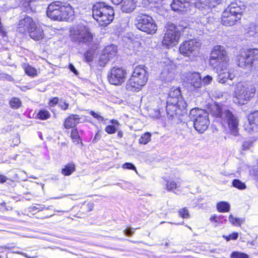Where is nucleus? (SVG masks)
I'll list each match as a JSON object with an SVG mask.
<instances>
[{"label":"nucleus","mask_w":258,"mask_h":258,"mask_svg":"<svg viewBox=\"0 0 258 258\" xmlns=\"http://www.w3.org/2000/svg\"><path fill=\"white\" fill-rule=\"evenodd\" d=\"M92 16L100 26H107L113 20L114 12L106 3L97 2L93 6Z\"/></svg>","instance_id":"1"},{"label":"nucleus","mask_w":258,"mask_h":258,"mask_svg":"<svg viewBox=\"0 0 258 258\" xmlns=\"http://www.w3.org/2000/svg\"><path fill=\"white\" fill-rule=\"evenodd\" d=\"M233 93L234 102L240 105L246 104L254 96L255 88L252 83L249 82H240L234 87Z\"/></svg>","instance_id":"2"},{"label":"nucleus","mask_w":258,"mask_h":258,"mask_svg":"<svg viewBox=\"0 0 258 258\" xmlns=\"http://www.w3.org/2000/svg\"><path fill=\"white\" fill-rule=\"evenodd\" d=\"M147 80V71L143 67H137L126 83V89L130 91H139L146 84Z\"/></svg>","instance_id":"3"},{"label":"nucleus","mask_w":258,"mask_h":258,"mask_svg":"<svg viewBox=\"0 0 258 258\" xmlns=\"http://www.w3.org/2000/svg\"><path fill=\"white\" fill-rule=\"evenodd\" d=\"M189 116L194 121V126L200 133L204 132L209 125L208 113L204 110L198 108L190 110Z\"/></svg>","instance_id":"4"},{"label":"nucleus","mask_w":258,"mask_h":258,"mask_svg":"<svg viewBox=\"0 0 258 258\" xmlns=\"http://www.w3.org/2000/svg\"><path fill=\"white\" fill-rule=\"evenodd\" d=\"M188 28L185 27L182 28L181 26H176L174 24L167 25L166 31L162 40V44L168 48L176 45L179 41L181 36V31L185 30Z\"/></svg>","instance_id":"5"},{"label":"nucleus","mask_w":258,"mask_h":258,"mask_svg":"<svg viewBox=\"0 0 258 258\" xmlns=\"http://www.w3.org/2000/svg\"><path fill=\"white\" fill-rule=\"evenodd\" d=\"M135 25L138 29L148 34H154L157 30V26L153 18L143 14L136 16Z\"/></svg>","instance_id":"6"},{"label":"nucleus","mask_w":258,"mask_h":258,"mask_svg":"<svg viewBox=\"0 0 258 258\" xmlns=\"http://www.w3.org/2000/svg\"><path fill=\"white\" fill-rule=\"evenodd\" d=\"M201 43L197 39H190L182 42L179 47L180 53L190 59L193 58L199 54Z\"/></svg>","instance_id":"7"},{"label":"nucleus","mask_w":258,"mask_h":258,"mask_svg":"<svg viewBox=\"0 0 258 258\" xmlns=\"http://www.w3.org/2000/svg\"><path fill=\"white\" fill-rule=\"evenodd\" d=\"M258 59V49H242L237 56V63L241 68L250 67L253 61Z\"/></svg>","instance_id":"8"},{"label":"nucleus","mask_w":258,"mask_h":258,"mask_svg":"<svg viewBox=\"0 0 258 258\" xmlns=\"http://www.w3.org/2000/svg\"><path fill=\"white\" fill-rule=\"evenodd\" d=\"M72 40L75 42L84 43L89 45L93 40V36L89 29L84 26H79L71 35Z\"/></svg>","instance_id":"9"},{"label":"nucleus","mask_w":258,"mask_h":258,"mask_svg":"<svg viewBox=\"0 0 258 258\" xmlns=\"http://www.w3.org/2000/svg\"><path fill=\"white\" fill-rule=\"evenodd\" d=\"M225 55L226 50L224 46H215L211 53L210 64L213 68L217 67L218 70L219 66L226 65Z\"/></svg>","instance_id":"10"},{"label":"nucleus","mask_w":258,"mask_h":258,"mask_svg":"<svg viewBox=\"0 0 258 258\" xmlns=\"http://www.w3.org/2000/svg\"><path fill=\"white\" fill-rule=\"evenodd\" d=\"M242 8L236 2L231 3L227 8V25L232 26L241 17Z\"/></svg>","instance_id":"11"},{"label":"nucleus","mask_w":258,"mask_h":258,"mask_svg":"<svg viewBox=\"0 0 258 258\" xmlns=\"http://www.w3.org/2000/svg\"><path fill=\"white\" fill-rule=\"evenodd\" d=\"M126 74L123 68L114 67L108 72V80L112 85H120L124 82Z\"/></svg>","instance_id":"12"},{"label":"nucleus","mask_w":258,"mask_h":258,"mask_svg":"<svg viewBox=\"0 0 258 258\" xmlns=\"http://www.w3.org/2000/svg\"><path fill=\"white\" fill-rule=\"evenodd\" d=\"M117 53L116 46L111 44L107 46L102 51L99 58L100 66L104 67L107 62L114 57Z\"/></svg>","instance_id":"13"},{"label":"nucleus","mask_w":258,"mask_h":258,"mask_svg":"<svg viewBox=\"0 0 258 258\" xmlns=\"http://www.w3.org/2000/svg\"><path fill=\"white\" fill-rule=\"evenodd\" d=\"M61 6V2L59 1L54 2L49 4L46 11L47 16L52 20L60 21Z\"/></svg>","instance_id":"14"},{"label":"nucleus","mask_w":258,"mask_h":258,"mask_svg":"<svg viewBox=\"0 0 258 258\" xmlns=\"http://www.w3.org/2000/svg\"><path fill=\"white\" fill-rule=\"evenodd\" d=\"M244 127L249 133L258 132V111L248 114L247 121L245 122Z\"/></svg>","instance_id":"15"},{"label":"nucleus","mask_w":258,"mask_h":258,"mask_svg":"<svg viewBox=\"0 0 258 258\" xmlns=\"http://www.w3.org/2000/svg\"><path fill=\"white\" fill-rule=\"evenodd\" d=\"M175 66L172 63L165 64L160 74V79L165 83L171 82L174 78Z\"/></svg>","instance_id":"16"},{"label":"nucleus","mask_w":258,"mask_h":258,"mask_svg":"<svg viewBox=\"0 0 258 258\" xmlns=\"http://www.w3.org/2000/svg\"><path fill=\"white\" fill-rule=\"evenodd\" d=\"M35 24V22L30 17L26 16L19 20L17 31L21 33H25L26 32L29 33Z\"/></svg>","instance_id":"17"},{"label":"nucleus","mask_w":258,"mask_h":258,"mask_svg":"<svg viewBox=\"0 0 258 258\" xmlns=\"http://www.w3.org/2000/svg\"><path fill=\"white\" fill-rule=\"evenodd\" d=\"M227 122L229 128L230 133L236 136L238 134V120L231 112L227 110Z\"/></svg>","instance_id":"18"},{"label":"nucleus","mask_w":258,"mask_h":258,"mask_svg":"<svg viewBox=\"0 0 258 258\" xmlns=\"http://www.w3.org/2000/svg\"><path fill=\"white\" fill-rule=\"evenodd\" d=\"M60 21H69L74 18V12L69 4L61 3Z\"/></svg>","instance_id":"19"},{"label":"nucleus","mask_w":258,"mask_h":258,"mask_svg":"<svg viewBox=\"0 0 258 258\" xmlns=\"http://www.w3.org/2000/svg\"><path fill=\"white\" fill-rule=\"evenodd\" d=\"M190 5V0H173L170 6L174 11L184 12Z\"/></svg>","instance_id":"20"},{"label":"nucleus","mask_w":258,"mask_h":258,"mask_svg":"<svg viewBox=\"0 0 258 258\" xmlns=\"http://www.w3.org/2000/svg\"><path fill=\"white\" fill-rule=\"evenodd\" d=\"M30 37L35 41H38L44 38V34L43 30L40 26H37L36 24L29 32Z\"/></svg>","instance_id":"21"},{"label":"nucleus","mask_w":258,"mask_h":258,"mask_svg":"<svg viewBox=\"0 0 258 258\" xmlns=\"http://www.w3.org/2000/svg\"><path fill=\"white\" fill-rule=\"evenodd\" d=\"M188 82L195 88H200L202 84L201 78L199 73H190L187 77Z\"/></svg>","instance_id":"22"},{"label":"nucleus","mask_w":258,"mask_h":258,"mask_svg":"<svg viewBox=\"0 0 258 258\" xmlns=\"http://www.w3.org/2000/svg\"><path fill=\"white\" fill-rule=\"evenodd\" d=\"M177 98H167L166 101V110L168 115L172 116L173 115V110L178 102Z\"/></svg>","instance_id":"23"},{"label":"nucleus","mask_w":258,"mask_h":258,"mask_svg":"<svg viewBox=\"0 0 258 258\" xmlns=\"http://www.w3.org/2000/svg\"><path fill=\"white\" fill-rule=\"evenodd\" d=\"M136 7V3L134 0H125L121 6L123 12L130 13L133 11Z\"/></svg>","instance_id":"24"},{"label":"nucleus","mask_w":258,"mask_h":258,"mask_svg":"<svg viewBox=\"0 0 258 258\" xmlns=\"http://www.w3.org/2000/svg\"><path fill=\"white\" fill-rule=\"evenodd\" d=\"M79 119L80 118L78 115H71L66 119L64 126L66 128L73 127L79 122Z\"/></svg>","instance_id":"25"},{"label":"nucleus","mask_w":258,"mask_h":258,"mask_svg":"<svg viewBox=\"0 0 258 258\" xmlns=\"http://www.w3.org/2000/svg\"><path fill=\"white\" fill-rule=\"evenodd\" d=\"M210 113L217 118H221L226 112H223L221 107L218 104H215L210 109Z\"/></svg>","instance_id":"26"},{"label":"nucleus","mask_w":258,"mask_h":258,"mask_svg":"<svg viewBox=\"0 0 258 258\" xmlns=\"http://www.w3.org/2000/svg\"><path fill=\"white\" fill-rule=\"evenodd\" d=\"M219 69L218 70L216 67L217 72L218 73L217 80L219 82L224 84L226 82V75L225 70L226 69V65L219 66Z\"/></svg>","instance_id":"27"},{"label":"nucleus","mask_w":258,"mask_h":258,"mask_svg":"<svg viewBox=\"0 0 258 258\" xmlns=\"http://www.w3.org/2000/svg\"><path fill=\"white\" fill-rule=\"evenodd\" d=\"M228 220L233 226H240L244 222L243 218L234 217L231 214L229 216Z\"/></svg>","instance_id":"28"},{"label":"nucleus","mask_w":258,"mask_h":258,"mask_svg":"<svg viewBox=\"0 0 258 258\" xmlns=\"http://www.w3.org/2000/svg\"><path fill=\"white\" fill-rule=\"evenodd\" d=\"M75 170V165L73 163H69L62 169L61 173L65 176L71 175Z\"/></svg>","instance_id":"29"},{"label":"nucleus","mask_w":258,"mask_h":258,"mask_svg":"<svg viewBox=\"0 0 258 258\" xmlns=\"http://www.w3.org/2000/svg\"><path fill=\"white\" fill-rule=\"evenodd\" d=\"M9 104L11 108L16 109L21 106L22 102L18 98L13 97L10 100Z\"/></svg>","instance_id":"30"},{"label":"nucleus","mask_w":258,"mask_h":258,"mask_svg":"<svg viewBox=\"0 0 258 258\" xmlns=\"http://www.w3.org/2000/svg\"><path fill=\"white\" fill-rule=\"evenodd\" d=\"M151 134L149 132L144 133L139 139V143L146 145L151 140Z\"/></svg>","instance_id":"31"},{"label":"nucleus","mask_w":258,"mask_h":258,"mask_svg":"<svg viewBox=\"0 0 258 258\" xmlns=\"http://www.w3.org/2000/svg\"><path fill=\"white\" fill-rule=\"evenodd\" d=\"M187 107L186 103L183 100L182 98L181 97L178 99V104L174 107V109L173 110V113L176 114L177 108H179L180 110L184 109Z\"/></svg>","instance_id":"32"},{"label":"nucleus","mask_w":258,"mask_h":258,"mask_svg":"<svg viewBox=\"0 0 258 258\" xmlns=\"http://www.w3.org/2000/svg\"><path fill=\"white\" fill-rule=\"evenodd\" d=\"M206 2V6L210 8L216 7L221 3V0H201V3Z\"/></svg>","instance_id":"33"},{"label":"nucleus","mask_w":258,"mask_h":258,"mask_svg":"<svg viewBox=\"0 0 258 258\" xmlns=\"http://www.w3.org/2000/svg\"><path fill=\"white\" fill-rule=\"evenodd\" d=\"M25 72L27 75L31 77H34L37 75L36 70L29 65L26 67Z\"/></svg>","instance_id":"34"},{"label":"nucleus","mask_w":258,"mask_h":258,"mask_svg":"<svg viewBox=\"0 0 258 258\" xmlns=\"http://www.w3.org/2000/svg\"><path fill=\"white\" fill-rule=\"evenodd\" d=\"M232 185L239 189H244L246 187L245 184L239 179L233 180L232 181Z\"/></svg>","instance_id":"35"},{"label":"nucleus","mask_w":258,"mask_h":258,"mask_svg":"<svg viewBox=\"0 0 258 258\" xmlns=\"http://www.w3.org/2000/svg\"><path fill=\"white\" fill-rule=\"evenodd\" d=\"M38 117L41 119L45 120L50 117L49 112L45 110H42L37 114Z\"/></svg>","instance_id":"36"},{"label":"nucleus","mask_w":258,"mask_h":258,"mask_svg":"<svg viewBox=\"0 0 258 258\" xmlns=\"http://www.w3.org/2000/svg\"><path fill=\"white\" fill-rule=\"evenodd\" d=\"M177 98V99L180 98V91L178 89L171 90L169 93V96L168 98Z\"/></svg>","instance_id":"37"},{"label":"nucleus","mask_w":258,"mask_h":258,"mask_svg":"<svg viewBox=\"0 0 258 258\" xmlns=\"http://www.w3.org/2000/svg\"><path fill=\"white\" fill-rule=\"evenodd\" d=\"M84 57L86 61H92L94 58V51L92 50H88L84 54Z\"/></svg>","instance_id":"38"},{"label":"nucleus","mask_w":258,"mask_h":258,"mask_svg":"<svg viewBox=\"0 0 258 258\" xmlns=\"http://www.w3.org/2000/svg\"><path fill=\"white\" fill-rule=\"evenodd\" d=\"M177 186H179L177 185V183L173 180L168 181L166 185V189L169 191L175 189Z\"/></svg>","instance_id":"39"},{"label":"nucleus","mask_w":258,"mask_h":258,"mask_svg":"<svg viewBox=\"0 0 258 258\" xmlns=\"http://www.w3.org/2000/svg\"><path fill=\"white\" fill-rule=\"evenodd\" d=\"M178 214L179 216L183 218L188 219L190 217L189 212L186 208H182L179 210Z\"/></svg>","instance_id":"40"},{"label":"nucleus","mask_w":258,"mask_h":258,"mask_svg":"<svg viewBox=\"0 0 258 258\" xmlns=\"http://www.w3.org/2000/svg\"><path fill=\"white\" fill-rule=\"evenodd\" d=\"M150 115L153 118H158L161 116V110L159 109H153L150 111Z\"/></svg>","instance_id":"41"},{"label":"nucleus","mask_w":258,"mask_h":258,"mask_svg":"<svg viewBox=\"0 0 258 258\" xmlns=\"http://www.w3.org/2000/svg\"><path fill=\"white\" fill-rule=\"evenodd\" d=\"M247 36H254L256 34V27L254 26L248 28L246 32Z\"/></svg>","instance_id":"42"},{"label":"nucleus","mask_w":258,"mask_h":258,"mask_svg":"<svg viewBox=\"0 0 258 258\" xmlns=\"http://www.w3.org/2000/svg\"><path fill=\"white\" fill-rule=\"evenodd\" d=\"M217 209L219 212H226V202H221L217 204Z\"/></svg>","instance_id":"43"},{"label":"nucleus","mask_w":258,"mask_h":258,"mask_svg":"<svg viewBox=\"0 0 258 258\" xmlns=\"http://www.w3.org/2000/svg\"><path fill=\"white\" fill-rule=\"evenodd\" d=\"M250 174L256 180L258 181V165L254 166L250 170Z\"/></svg>","instance_id":"44"},{"label":"nucleus","mask_w":258,"mask_h":258,"mask_svg":"<svg viewBox=\"0 0 258 258\" xmlns=\"http://www.w3.org/2000/svg\"><path fill=\"white\" fill-rule=\"evenodd\" d=\"M105 131L109 134H112L114 133L117 129L115 127L114 125H108L105 127Z\"/></svg>","instance_id":"45"},{"label":"nucleus","mask_w":258,"mask_h":258,"mask_svg":"<svg viewBox=\"0 0 258 258\" xmlns=\"http://www.w3.org/2000/svg\"><path fill=\"white\" fill-rule=\"evenodd\" d=\"M122 168L135 170L137 172L136 168L135 165L131 163H125L123 164Z\"/></svg>","instance_id":"46"},{"label":"nucleus","mask_w":258,"mask_h":258,"mask_svg":"<svg viewBox=\"0 0 258 258\" xmlns=\"http://www.w3.org/2000/svg\"><path fill=\"white\" fill-rule=\"evenodd\" d=\"M71 137L73 140H74L75 141L77 142L78 141V140L79 138V136L77 129H74L72 131Z\"/></svg>","instance_id":"47"},{"label":"nucleus","mask_w":258,"mask_h":258,"mask_svg":"<svg viewBox=\"0 0 258 258\" xmlns=\"http://www.w3.org/2000/svg\"><path fill=\"white\" fill-rule=\"evenodd\" d=\"M238 237V233L237 232H234L231 234H230L229 236H227V241H229L230 240H235L237 239Z\"/></svg>","instance_id":"48"},{"label":"nucleus","mask_w":258,"mask_h":258,"mask_svg":"<svg viewBox=\"0 0 258 258\" xmlns=\"http://www.w3.org/2000/svg\"><path fill=\"white\" fill-rule=\"evenodd\" d=\"M90 114L92 116H93L94 118H97L99 120L103 121L104 120V118L100 116V115L97 114L94 111H91Z\"/></svg>","instance_id":"49"},{"label":"nucleus","mask_w":258,"mask_h":258,"mask_svg":"<svg viewBox=\"0 0 258 258\" xmlns=\"http://www.w3.org/2000/svg\"><path fill=\"white\" fill-rule=\"evenodd\" d=\"M123 232L125 235H126V236H132L134 233V231L132 230V229L131 228L125 229L123 230Z\"/></svg>","instance_id":"50"},{"label":"nucleus","mask_w":258,"mask_h":258,"mask_svg":"<svg viewBox=\"0 0 258 258\" xmlns=\"http://www.w3.org/2000/svg\"><path fill=\"white\" fill-rule=\"evenodd\" d=\"M221 219L222 218L221 217V216H217L215 215H213L210 218V220L211 221H214L215 222L217 223L222 222V221H221Z\"/></svg>","instance_id":"51"},{"label":"nucleus","mask_w":258,"mask_h":258,"mask_svg":"<svg viewBox=\"0 0 258 258\" xmlns=\"http://www.w3.org/2000/svg\"><path fill=\"white\" fill-rule=\"evenodd\" d=\"M212 80V77H211L210 76H207L204 78L203 82L204 83H205L206 84H209L211 82Z\"/></svg>","instance_id":"52"},{"label":"nucleus","mask_w":258,"mask_h":258,"mask_svg":"<svg viewBox=\"0 0 258 258\" xmlns=\"http://www.w3.org/2000/svg\"><path fill=\"white\" fill-rule=\"evenodd\" d=\"M69 69L75 75H78V74H79L78 72L77 71V70L75 69V67L72 64H69Z\"/></svg>","instance_id":"53"},{"label":"nucleus","mask_w":258,"mask_h":258,"mask_svg":"<svg viewBox=\"0 0 258 258\" xmlns=\"http://www.w3.org/2000/svg\"><path fill=\"white\" fill-rule=\"evenodd\" d=\"M252 142H245L243 143L242 147L244 149H248L249 148V147L251 145Z\"/></svg>","instance_id":"54"},{"label":"nucleus","mask_w":258,"mask_h":258,"mask_svg":"<svg viewBox=\"0 0 258 258\" xmlns=\"http://www.w3.org/2000/svg\"><path fill=\"white\" fill-rule=\"evenodd\" d=\"M59 106L63 110H66L68 108L69 104L64 102L62 103H60Z\"/></svg>","instance_id":"55"},{"label":"nucleus","mask_w":258,"mask_h":258,"mask_svg":"<svg viewBox=\"0 0 258 258\" xmlns=\"http://www.w3.org/2000/svg\"><path fill=\"white\" fill-rule=\"evenodd\" d=\"M7 179L8 178L6 176L0 174V183H4Z\"/></svg>","instance_id":"56"},{"label":"nucleus","mask_w":258,"mask_h":258,"mask_svg":"<svg viewBox=\"0 0 258 258\" xmlns=\"http://www.w3.org/2000/svg\"><path fill=\"white\" fill-rule=\"evenodd\" d=\"M58 100V99L57 98H54L50 101V104L51 105L55 104L57 103Z\"/></svg>","instance_id":"57"},{"label":"nucleus","mask_w":258,"mask_h":258,"mask_svg":"<svg viewBox=\"0 0 258 258\" xmlns=\"http://www.w3.org/2000/svg\"><path fill=\"white\" fill-rule=\"evenodd\" d=\"M112 2L115 5L119 4L123 0H111Z\"/></svg>","instance_id":"58"},{"label":"nucleus","mask_w":258,"mask_h":258,"mask_svg":"<svg viewBox=\"0 0 258 258\" xmlns=\"http://www.w3.org/2000/svg\"><path fill=\"white\" fill-rule=\"evenodd\" d=\"M21 254H22L23 256H24L25 257H27V258H34V257H35V256H29V255H28L26 253H21Z\"/></svg>","instance_id":"59"},{"label":"nucleus","mask_w":258,"mask_h":258,"mask_svg":"<svg viewBox=\"0 0 258 258\" xmlns=\"http://www.w3.org/2000/svg\"><path fill=\"white\" fill-rule=\"evenodd\" d=\"M122 136H123V133L121 131L118 132L117 137L119 138H121L122 137Z\"/></svg>","instance_id":"60"},{"label":"nucleus","mask_w":258,"mask_h":258,"mask_svg":"<svg viewBox=\"0 0 258 258\" xmlns=\"http://www.w3.org/2000/svg\"><path fill=\"white\" fill-rule=\"evenodd\" d=\"M6 78L7 80H8L9 81H12L13 80L12 77L11 76H10V75H7L6 77Z\"/></svg>","instance_id":"61"},{"label":"nucleus","mask_w":258,"mask_h":258,"mask_svg":"<svg viewBox=\"0 0 258 258\" xmlns=\"http://www.w3.org/2000/svg\"><path fill=\"white\" fill-rule=\"evenodd\" d=\"M32 209H33V210H36L38 209L39 211H41V210H42V208H41V209H39V208H37L36 207L34 206L32 208Z\"/></svg>","instance_id":"62"},{"label":"nucleus","mask_w":258,"mask_h":258,"mask_svg":"<svg viewBox=\"0 0 258 258\" xmlns=\"http://www.w3.org/2000/svg\"><path fill=\"white\" fill-rule=\"evenodd\" d=\"M226 209H227V212H228L229 211V209H230V205L229 204H228L227 203V208H226Z\"/></svg>","instance_id":"63"},{"label":"nucleus","mask_w":258,"mask_h":258,"mask_svg":"<svg viewBox=\"0 0 258 258\" xmlns=\"http://www.w3.org/2000/svg\"><path fill=\"white\" fill-rule=\"evenodd\" d=\"M111 122L115 124H118V122L117 120H112Z\"/></svg>","instance_id":"64"}]
</instances>
